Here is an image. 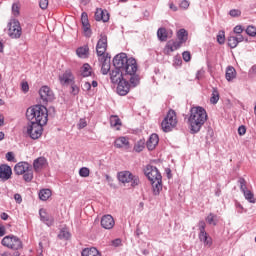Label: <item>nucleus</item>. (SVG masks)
Returning <instances> with one entry per match:
<instances>
[{"label": "nucleus", "mask_w": 256, "mask_h": 256, "mask_svg": "<svg viewBox=\"0 0 256 256\" xmlns=\"http://www.w3.org/2000/svg\"><path fill=\"white\" fill-rule=\"evenodd\" d=\"M207 117V110H205V108L201 106L192 107L188 118L191 133H199L203 125H205Z\"/></svg>", "instance_id": "1"}, {"label": "nucleus", "mask_w": 256, "mask_h": 256, "mask_svg": "<svg viewBox=\"0 0 256 256\" xmlns=\"http://www.w3.org/2000/svg\"><path fill=\"white\" fill-rule=\"evenodd\" d=\"M113 65L115 69L124 71L125 77L137 75V60L135 58H128L126 53L117 54L113 58Z\"/></svg>", "instance_id": "2"}, {"label": "nucleus", "mask_w": 256, "mask_h": 256, "mask_svg": "<svg viewBox=\"0 0 256 256\" xmlns=\"http://www.w3.org/2000/svg\"><path fill=\"white\" fill-rule=\"evenodd\" d=\"M26 118L31 124L47 125L49 121V112L43 105H34L26 110Z\"/></svg>", "instance_id": "3"}, {"label": "nucleus", "mask_w": 256, "mask_h": 256, "mask_svg": "<svg viewBox=\"0 0 256 256\" xmlns=\"http://www.w3.org/2000/svg\"><path fill=\"white\" fill-rule=\"evenodd\" d=\"M124 79H129L132 87H137L139 85L141 78L138 74H132L129 76H125V70H121L119 68H114L110 71V81L113 84L121 83Z\"/></svg>", "instance_id": "4"}, {"label": "nucleus", "mask_w": 256, "mask_h": 256, "mask_svg": "<svg viewBox=\"0 0 256 256\" xmlns=\"http://www.w3.org/2000/svg\"><path fill=\"white\" fill-rule=\"evenodd\" d=\"M1 244L3 245V247H7L8 249H12L13 251H15L11 256H21V253L19 251L23 249V242L19 237L15 235L5 236L2 239Z\"/></svg>", "instance_id": "5"}, {"label": "nucleus", "mask_w": 256, "mask_h": 256, "mask_svg": "<svg viewBox=\"0 0 256 256\" xmlns=\"http://www.w3.org/2000/svg\"><path fill=\"white\" fill-rule=\"evenodd\" d=\"M177 127V113L175 110H169L161 123V128L164 133H170Z\"/></svg>", "instance_id": "6"}, {"label": "nucleus", "mask_w": 256, "mask_h": 256, "mask_svg": "<svg viewBox=\"0 0 256 256\" xmlns=\"http://www.w3.org/2000/svg\"><path fill=\"white\" fill-rule=\"evenodd\" d=\"M8 36L10 39H21L23 35V29L21 28V23L17 19H12L7 25Z\"/></svg>", "instance_id": "7"}, {"label": "nucleus", "mask_w": 256, "mask_h": 256, "mask_svg": "<svg viewBox=\"0 0 256 256\" xmlns=\"http://www.w3.org/2000/svg\"><path fill=\"white\" fill-rule=\"evenodd\" d=\"M118 181H120V183H131V187H137L139 183H141L139 176L133 175L130 171L119 172Z\"/></svg>", "instance_id": "8"}, {"label": "nucleus", "mask_w": 256, "mask_h": 256, "mask_svg": "<svg viewBox=\"0 0 256 256\" xmlns=\"http://www.w3.org/2000/svg\"><path fill=\"white\" fill-rule=\"evenodd\" d=\"M144 175L150 182L160 181V179H163V176H161V172H159V169L151 164L145 166Z\"/></svg>", "instance_id": "9"}, {"label": "nucleus", "mask_w": 256, "mask_h": 256, "mask_svg": "<svg viewBox=\"0 0 256 256\" xmlns=\"http://www.w3.org/2000/svg\"><path fill=\"white\" fill-rule=\"evenodd\" d=\"M198 227H199V239L201 241V243H204L205 247H211L213 245V240L211 239V237H209V234H207V231H205V227H207V224H205V221L201 220L198 223Z\"/></svg>", "instance_id": "10"}, {"label": "nucleus", "mask_w": 256, "mask_h": 256, "mask_svg": "<svg viewBox=\"0 0 256 256\" xmlns=\"http://www.w3.org/2000/svg\"><path fill=\"white\" fill-rule=\"evenodd\" d=\"M39 95L43 105L55 99V94H53V90L49 86H42L39 90Z\"/></svg>", "instance_id": "11"}, {"label": "nucleus", "mask_w": 256, "mask_h": 256, "mask_svg": "<svg viewBox=\"0 0 256 256\" xmlns=\"http://www.w3.org/2000/svg\"><path fill=\"white\" fill-rule=\"evenodd\" d=\"M45 124H30L27 127V135L32 139H39L43 135V126Z\"/></svg>", "instance_id": "12"}, {"label": "nucleus", "mask_w": 256, "mask_h": 256, "mask_svg": "<svg viewBox=\"0 0 256 256\" xmlns=\"http://www.w3.org/2000/svg\"><path fill=\"white\" fill-rule=\"evenodd\" d=\"M107 51V35L102 34L96 45V53L99 57H107L105 55Z\"/></svg>", "instance_id": "13"}, {"label": "nucleus", "mask_w": 256, "mask_h": 256, "mask_svg": "<svg viewBox=\"0 0 256 256\" xmlns=\"http://www.w3.org/2000/svg\"><path fill=\"white\" fill-rule=\"evenodd\" d=\"M61 85H71L75 83V75H73V71L71 69H67L63 74L58 76Z\"/></svg>", "instance_id": "14"}, {"label": "nucleus", "mask_w": 256, "mask_h": 256, "mask_svg": "<svg viewBox=\"0 0 256 256\" xmlns=\"http://www.w3.org/2000/svg\"><path fill=\"white\" fill-rule=\"evenodd\" d=\"M117 88L116 91L118 93V95H121L122 97L127 95L131 89V87H133L131 85V83L129 84V79H124L118 83H116Z\"/></svg>", "instance_id": "15"}, {"label": "nucleus", "mask_w": 256, "mask_h": 256, "mask_svg": "<svg viewBox=\"0 0 256 256\" xmlns=\"http://www.w3.org/2000/svg\"><path fill=\"white\" fill-rule=\"evenodd\" d=\"M181 42L177 40H169L164 47V55H171L173 51H177V49H181Z\"/></svg>", "instance_id": "16"}, {"label": "nucleus", "mask_w": 256, "mask_h": 256, "mask_svg": "<svg viewBox=\"0 0 256 256\" xmlns=\"http://www.w3.org/2000/svg\"><path fill=\"white\" fill-rule=\"evenodd\" d=\"M81 23L85 37H91V24L89 23V16L87 15V12H82Z\"/></svg>", "instance_id": "17"}, {"label": "nucleus", "mask_w": 256, "mask_h": 256, "mask_svg": "<svg viewBox=\"0 0 256 256\" xmlns=\"http://www.w3.org/2000/svg\"><path fill=\"white\" fill-rule=\"evenodd\" d=\"M47 164V158L43 156L36 158L33 161V169L35 173H41V171L47 167Z\"/></svg>", "instance_id": "18"}, {"label": "nucleus", "mask_w": 256, "mask_h": 256, "mask_svg": "<svg viewBox=\"0 0 256 256\" xmlns=\"http://www.w3.org/2000/svg\"><path fill=\"white\" fill-rule=\"evenodd\" d=\"M13 175V170L11 166L7 164L0 165V179L1 181H9V178Z\"/></svg>", "instance_id": "19"}, {"label": "nucleus", "mask_w": 256, "mask_h": 256, "mask_svg": "<svg viewBox=\"0 0 256 256\" xmlns=\"http://www.w3.org/2000/svg\"><path fill=\"white\" fill-rule=\"evenodd\" d=\"M99 61L100 63H102V66H101L102 75H107V73L111 71V58L107 56H100Z\"/></svg>", "instance_id": "20"}, {"label": "nucleus", "mask_w": 256, "mask_h": 256, "mask_svg": "<svg viewBox=\"0 0 256 256\" xmlns=\"http://www.w3.org/2000/svg\"><path fill=\"white\" fill-rule=\"evenodd\" d=\"M101 227L103 229H113L115 227V219H113V216L106 214L101 218Z\"/></svg>", "instance_id": "21"}, {"label": "nucleus", "mask_w": 256, "mask_h": 256, "mask_svg": "<svg viewBox=\"0 0 256 256\" xmlns=\"http://www.w3.org/2000/svg\"><path fill=\"white\" fill-rule=\"evenodd\" d=\"M31 164L28 162H18L14 167V172L16 175H23L26 171H29L31 169Z\"/></svg>", "instance_id": "22"}, {"label": "nucleus", "mask_w": 256, "mask_h": 256, "mask_svg": "<svg viewBox=\"0 0 256 256\" xmlns=\"http://www.w3.org/2000/svg\"><path fill=\"white\" fill-rule=\"evenodd\" d=\"M95 20L103 21V23H107V21H109V12H107V10L97 8L95 12Z\"/></svg>", "instance_id": "23"}, {"label": "nucleus", "mask_w": 256, "mask_h": 256, "mask_svg": "<svg viewBox=\"0 0 256 256\" xmlns=\"http://www.w3.org/2000/svg\"><path fill=\"white\" fill-rule=\"evenodd\" d=\"M157 145H159V135L151 134L148 141L146 142L148 151H153Z\"/></svg>", "instance_id": "24"}, {"label": "nucleus", "mask_w": 256, "mask_h": 256, "mask_svg": "<svg viewBox=\"0 0 256 256\" xmlns=\"http://www.w3.org/2000/svg\"><path fill=\"white\" fill-rule=\"evenodd\" d=\"M114 146L117 149H123V147H126V149H129V138L125 136H121L117 138L114 142Z\"/></svg>", "instance_id": "25"}, {"label": "nucleus", "mask_w": 256, "mask_h": 256, "mask_svg": "<svg viewBox=\"0 0 256 256\" xmlns=\"http://www.w3.org/2000/svg\"><path fill=\"white\" fill-rule=\"evenodd\" d=\"M150 183L152 185L153 194L154 195H159L161 193V191L163 190V179L154 180Z\"/></svg>", "instance_id": "26"}, {"label": "nucleus", "mask_w": 256, "mask_h": 256, "mask_svg": "<svg viewBox=\"0 0 256 256\" xmlns=\"http://www.w3.org/2000/svg\"><path fill=\"white\" fill-rule=\"evenodd\" d=\"M82 256H101V252L95 247L84 248L81 252Z\"/></svg>", "instance_id": "27"}, {"label": "nucleus", "mask_w": 256, "mask_h": 256, "mask_svg": "<svg viewBox=\"0 0 256 256\" xmlns=\"http://www.w3.org/2000/svg\"><path fill=\"white\" fill-rule=\"evenodd\" d=\"M226 80L231 82L233 79L237 77V70L233 66H228L226 68V74H225Z\"/></svg>", "instance_id": "28"}, {"label": "nucleus", "mask_w": 256, "mask_h": 256, "mask_svg": "<svg viewBox=\"0 0 256 256\" xmlns=\"http://www.w3.org/2000/svg\"><path fill=\"white\" fill-rule=\"evenodd\" d=\"M76 55H78L80 59H87V57H89V46H81L77 48Z\"/></svg>", "instance_id": "29"}, {"label": "nucleus", "mask_w": 256, "mask_h": 256, "mask_svg": "<svg viewBox=\"0 0 256 256\" xmlns=\"http://www.w3.org/2000/svg\"><path fill=\"white\" fill-rule=\"evenodd\" d=\"M187 30L185 29H180L177 33V42L180 43V45H183V43L187 42Z\"/></svg>", "instance_id": "30"}, {"label": "nucleus", "mask_w": 256, "mask_h": 256, "mask_svg": "<svg viewBox=\"0 0 256 256\" xmlns=\"http://www.w3.org/2000/svg\"><path fill=\"white\" fill-rule=\"evenodd\" d=\"M145 139H140L138 140L135 144H134V151L136 153H141V151H143V149H145Z\"/></svg>", "instance_id": "31"}, {"label": "nucleus", "mask_w": 256, "mask_h": 256, "mask_svg": "<svg viewBox=\"0 0 256 256\" xmlns=\"http://www.w3.org/2000/svg\"><path fill=\"white\" fill-rule=\"evenodd\" d=\"M51 197V190L50 189H42L39 192V199L41 201H47Z\"/></svg>", "instance_id": "32"}, {"label": "nucleus", "mask_w": 256, "mask_h": 256, "mask_svg": "<svg viewBox=\"0 0 256 256\" xmlns=\"http://www.w3.org/2000/svg\"><path fill=\"white\" fill-rule=\"evenodd\" d=\"M40 219L45 223L48 227H51L53 223H55V219L52 216H45L43 213L40 212Z\"/></svg>", "instance_id": "33"}, {"label": "nucleus", "mask_w": 256, "mask_h": 256, "mask_svg": "<svg viewBox=\"0 0 256 256\" xmlns=\"http://www.w3.org/2000/svg\"><path fill=\"white\" fill-rule=\"evenodd\" d=\"M110 125L111 127L119 129V127H121V119H119V116L112 115L110 117Z\"/></svg>", "instance_id": "34"}, {"label": "nucleus", "mask_w": 256, "mask_h": 256, "mask_svg": "<svg viewBox=\"0 0 256 256\" xmlns=\"http://www.w3.org/2000/svg\"><path fill=\"white\" fill-rule=\"evenodd\" d=\"M82 77H91V65L85 63L81 69Z\"/></svg>", "instance_id": "35"}, {"label": "nucleus", "mask_w": 256, "mask_h": 256, "mask_svg": "<svg viewBox=\"0 0 256 256\" xmlns=\"http://www.w3.org/2000/svg\"><path fill=\"white\" fill-rule=\"evenodd\" d=\"M23 179L26 183H31L33 181V166L23 173Z\"/></svg>", "instance_id": "36"}, {"label": "nucleus", "mask_w": 256, "mask_h": 256, "mask_svg": "<svg viewBox=\"0 0 256 256\" xmlns=\"http://www.w3.org/2000/svg\"><path fill=\"white\" fill-rule=\"evenodd\" d=\"M157 37L159 41H167V29L159 28L157 31Z\"/></svg>", "instance_id": "37"}, {"label": "nucleus", "mask_w": 256, "mask_h": 256, "mask_svg": "<svg viewBox=\"0 0 256 256\" xmlns=\"http://www.w3.org/2000/svg\"><path fill=\"white\" fill-rule=\"evenodd\" d=\"M206 222L208 223V225H213L215 227L217 225V215L210 213L206 217Z\"/></svg>", "instance_id": "38"}, {"label": "nucleus", "mask_w": 256, "mask_h": 256, "mask_svg": "<svg viewBox=\"0 0 256 256\" xmlns=\"http://www.w3.org/2000/svg\"><path fill=\"white\" fill-rule=\"evenodd\" d=\"M228 41V46L230 47V49H235V47H237L239 45V42H237V38H235V36H229L227 38Z\"/></svg>", "instance_id": "39"}, {"label": "nucleus", "mask_w": 256, "mask_h": 256, "mask_svg": "<svg viewBox=\"0 0 256 256\" xmlns=\"http://www.w3.org/2000/svg\"><path fill=\"white\" fill-rule=\"evenodd\" d=\"M210 103H212V105H217V103H219V91H217V89H214L212 91V96L210 98Z\"/></svg>", "instance_id": "40"}, {"label": "nucleus", "mask_w": 256, "mask_h": 256, "mask_svg": "<svg viewBox=\"0 0 256 256\" xmlns=\"http://www.w3.org/2000/svg\"><path fill=\"white\" fill-rule=\"evenodd\" d=\"M243 195L249 203H256L255 196L251 193L250 190H246V192H243Z\"/></svg>", "instance_id": "41"}, {"label": "nucleus", "mask_w": 256, "mask_h": 256, "mask_svg": "<svg viewBox=\"0 0 256 256\" xmlns=\"http://www.w3.org/2000/svg\"><path fill=\"white\" fill-rule=\"evenodd\" d=\"M58 238L62 239V240H69L71 239V233H69V231L67 230H60L59 234H58Z\"/></svg>", "instance_id": "42"}, {"label": "nucleus", "mask_w": 256, "mask_h": 256, "mask_svg": "<svg viewBox=\"0 0 256 256\" xmlns=\"http://www.w3.org/2000/svg\"><path fill=\"white\" fill-rule=\"evenodd\" d=\"M238 183L240 185V191L242 193H245L247 190V181L245 180V178H239Z\"/></svg>", "instance_id": "43"}, {"label": "nucleus", "mask_w": 256, "mask_h": 256, "mask_svg": "<svg viewBox=\"0 0 256 256\" xmlns=\"http://www.w3.org/2000/svg\"><path fill=\"white\" fill-rule=\"evenodd\" d=\"M80 177H89L91 175V171L87 167H82L79 170Z\"/></svg>", "instance_id": "44"}, {"label": "nucleus", "mask_w": 256, "mask_h": 256, "mask_svg": "<svg viewBox=\"0 0 256 256\" xmlns=\"http://www.w3.org/2000/svg\"><path fill=\"white\" fill-rule=\"evenodd\" d=\"M246 33L249 37H256V27L255 26H248L246 28Z\"/></svg>", "instance_id": "45"}, {"label": "nucleus", "mask_w": 256, "mask_h": 256, "mask_svg": "<svg viewBox=\"0 0 256 256\" xmlns=\"http://www.w3.org/2000/svg\"><path fill=\"white\" fill-rule=\"evenodd\" d=\"M217 41L219 45H223L225 43V32H219L217 35Z\"/></svg>", "instance_id": "46"}, {"label": "nucleus", "mask_w": 256, "mask_h": 256, "mask_svg": "<svg viewBox=\"0 0 256 256\" xmlns=\"http://www.w3.org/2000/svg\"><path fill=\"white\" fill-rule=\"evenodd\" d=\"M39 7H40V9H43L45 11V9H47V7H49V0H40Z\"/></svg>", "instance_id": "47"}, {"label": "nucleus", "mask_w": 256, "mask_h": 256, "mask_svg": "<svg viewBox=\"0 0 256 256\" xmlns=\"http://www.w3.org/2000/svg\"><path fill=\"white\" fill-rule=\"evenodd\" d=\"M182 57L186 63H189V61H191V53L189 51L183 52Z\"/></svg>", "instance_id": "48"}, {"label": "nucleus", "mask_w": 256, "mask_h": 256, "mask_svg": "<svg viewBox=\"0 0 256 256\" xmlns=\"http://www.w3.org/2000/svg\"><path fill=\"white\" fill-rule=\"evenodd\" d=\"M12 15H14V17H18V15H19V4H13L12 5Z\"/></svg>", "instance_id": "49"}, {"label": "nucleus", "mask_w": 256, "mask_h": 256, "mask_svg": "<svg viewBox=\"0 0 256 256\" xmlns=\"http://www.w3.org/2000/svg\"><path fill=\"white\" fill-rule=\"evenodd\" d=\"M229 15L231 17H241V11L238 9L230 10Z\"/></svg>", "instance_id": "50"}, {"label": "nucleus", "mask_w": 256, "mask_h": 256, "mask_svg": "<svg viewBox=\"0 0 256 256\" xmlns=\"http://www.w3.org/2000/svg\"><path fill=\"white\" fill-rule=\"evenodd\" d=\"M86 125H87V120H85V118H81L79 120L77 127H78V129H85Z\"/></svg>", "instance_id": "51"}, {"label": "nucleus", "mask_w": 256, "mask_h": 256, "mask_svg": "<svg viewBox=\"0 0 256 256\" xmlns=\"http://www.w3.org/2000/svg\"><path fill=\"white\" fill-rule=\"evenodd\" d=\"M122 240L121 238H116L111 241L112 247H121Z\"/></svg>", "instance_id": "52"}, {"label": "nucleus", "mask_w": 256, "mask_h": 256, "mask_svg": "<svg viewBox=\"0 0 256 256\" xmlns=\"http://www.w3.org/2000/svg\"><path fill=\"white\" fill-rule=\"evenodd\" d=\"M235 207H236L237 213H243V211L247 212V210H245V208H243V205H241V203L239 202L235 203Z\"/></svg>", "instance_id": "53"}, {"label": "nucleus", "mask_w": 256, "mask_h": 256, "mask_svg": "<svg viewBox=\"0 0 256 256\" xmlns=\"http://www.w3.org/2000/svg\"><path fill=\"white\" fill-rule=\"evenodd\" d=\"M189 5H190L189 1L183 0L182 2H180L179 6H180V9L187 10L189 9Z\"/></svg>", "instance_id": "54"}, {"label": "nucleus", "mask_w": 256, "mask_h": 256, "mask_svg": "<svg viewBox=\"0 0 256 256\" xmlns=\"http://www.w3.org/2000/svg\"><path fill=\"white\" fill-rule=\"evenodd\" d=\"M6 159L7 161L15 163V154H13V152H8L6 154Z\"/></svg>", "instance_id": "55"}, {"label": "nucleus", "mask_w": 256, "mask_h": 256, "mask_svg": "<svg viewBox=\"0 0 256 256\" xmlns=\"http://www.w3.org/2000/svg\"><path fill=\"white\" fill-rule=\"evenodd\" d=\"M21 89H22L23 93H29V83L22 82L21 83Z\"/></svg>", "instance_id": "56"}, {"label": "nucleus", "mask_w": 256, "mask_h": 256, "mask_svg": "<svg viewBox=\"0 0 256 256\" xmlns=\"http://www.w3.org/2000/svg\"><path fill=\"white\" fill-rule=\"evenodd\" d=\"M182 63H183V60L181 59V57H177V56L174 57V65H176V67H181Z\"/></svg>", "instance_id": "57"}, {"label": "nucleus", "mask_w": 256, "mask_h": 256, "mask_svg": "<svg viewBox=\"0 0 256 256\" xmlns=\"http://www.w3.org/2000/svg\"><path fill=\"white\" fill-rule=\"evenodd\" d=\"M234 33H236V35H240L241 33H243V26L242 25L235 26Z\"/></svg>", "instance_id": "58"}, {"label": "nucleus", "mask_w": 256, "mask_h": 256, "mask_svg": "<svg viewBox=\"0 0 256 256\" xmlns=\"http://www.w3.org/2000/svg\"><path fill=\"white\" fill-rule=\"evenodd\" d=\"M245 133H247V128L244 125L239 126L238 134L243 136V135H245Z\"/></svg>", "instance_id": "59"}, {"label": "nucleus", "mask_w": 256, "mask_h": 256, "mask_svg": "<svg viewBox=\"0 0 256 256\" xmlns=\"http://www.w3.org/2000/svg\"><path fill=\"white\" fill-rule=\"evenodd\" d=\"M83 91H91V83L85 82L82 86Z\"/></svg>", "instance_id": "60"}, {"label": "nucleus", "mask_w": 256, "mask_h": 256, "mask_svg": "<svg viewBox=\"0 0 256 256\" xmlns=\"http://www.w3.org/2000/svg\"><path fill=\"white\" fill-rule=\"evenodd\" d=\"M71 89H72L73 95H78L79 94V87H77V85L72 84Z\"/></svg>", "instance_id": "61"}, {"label": "nucleus", "mask_w": 256, "mask_h": 256, "mask_svg": "<svg viewBox=\"0 0 256 256\" xmlns=\"http://www.w3.org/2000/svg\"><path fill=\"white\" fill-rule=\"evenodd\" d=\"M14 199H15L16 203H22L23 202V198L21 197V194H15Z\"/></svg>", "instance_id": "62"}, {"label": "nucleus", "mask_w": 256, "mask_h": 256, "mask_svg": "<svg viewBox=\"0 0 256 256\" xmlns=\"http://www.w3.org/2000/svg\"><path fill=\"white\" fill-rule=\"evenodd\" d=\"M234 37L236 38V41L238 43H243V41H245V38L241 34H237V36H234Z\"/></svg>", "instance_id": "63"}, {"label": "nucleus", "mask_w": 256, "mask_h": 256, "mask_svg": "<svg viewBox=\"0 0 256 256\" xmlns=\"http://www.w3.org/2000/svg\"><path fill=\"white\" fill-rule=\"evenodd\" d=\"M249 73L250 75H256V64L250 68Z\"/></svg>", "instance_id": "64"}]
</instances>
